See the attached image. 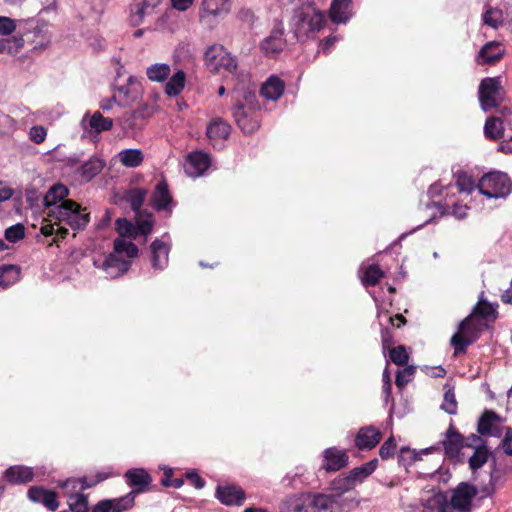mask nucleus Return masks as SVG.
Returning <instances> with one entry per match:
<instances>
[{"mask_svg":"<svg viewBox=\"0 0 512 512\" xmlns=\"http://www.w3.org/2000/svg\"><path fill=\"white\" fill-rule=\"evenodd\" d=\"M89 213L85 208H81L79 204L72 200H65L58 206H54L47 211V219L40 228V232L44 236L56 235V242L64 239L68 234V229L61 226L65 223L73 230H82L89 223Z\"/></svg>","mask_w":512,"mask_h":512,"instance_id":"obj_1","label":"nucleus"},{"mask_svg":"<svg viewBox=\"0 0 512 512\" xmlns=\"http://www.w3.org/2000/svg\"><path fill=\"white\" fill-rule=\"evenodd\" d=\"M505 420L493 410H484L477 423L478 435L471 434L464 443L463 437L450 425L442 440L443 448H486L482 436L502 437Z\"/></svg>","mask_w":512,"mask_h":512,"instance_id":"obj_2","label":"nucleus"},{"mask_svg":"<svg viewBox=\"0 0 512 512\" xmlns=\"http://www.w3.org/2000/svg\"><path fill=\"white\" fill-rule=\"evenodd\" d=\"M232 96L234 101L232 115L238 127L245 134L255 132L259 128L258 120L251 115L259 108L255 92L249 88L236 87L232 91Z\"/></svg>","mask_w":512,"mask_h":512,"instance_id":"obj_3","label":"nucleus"},{"mask_svg":"<svg viewBox=\"0 0 512 512\" xmlns=\"http://www.w3.org/2000/svg\"><path fill=\"white\" fill-rule=\"evenodd\" d=\"M309 512H350L357 502L351 497L341 495L339 491L330 494L307 493Z\"/></svg>","mask_w":512,"mask_h":512,"instance_id":"obj_4","label":"nucleus"},{"mask_svg":"<svg viewBox=\"0 0 512 512\" xmlns=\"http://www.w3.org/2000/svg\"><path fill=\"white\" fill-rule=\"evenodd\" d=\"M324 23V14L315 6L307 4L294 10L290 25L295 36L301 38L310 32L319 31Z\"/></svg>","mask_w":512,"mask_h":512,"instance_id":"obj_5","label":"nucleus"},{"mask_svg":"<svg viewBox=\"0 0 512 512\" xmlns=\"http://www.w3.org/2000/svg\"><path fill=\"white\" fill-rule=\"evenodd\" d=\"M379 460H372L351 469L347 474L337 477L331 484V491H339L341 495L354 490L363 484L377 469Z\"/></svg>","mask_w":512,"mask_h":512,"instance_id":"obj_6","label":"nucleus"},{"mask_svg":"<svg viewBox=\"0 0 512 512\" xmlns=\"http://www.w3.org/2000/svg\"><path fill=\"white\" fill-rule=\"evenodd\" d=\"M204 61L207 69L212 73L221 71L235 73L237 69L235 58L220 44H213L206 49Z\"/></svg>","mask_w":512,"mask_h":512,"instance_id":"obj_7","label":"nucleus"},{"mask_svg":"<svg viewBox=\"0 0 512 512\" xmlns=\"http://www.w3.org/2000/svg\"><path fill=\"white\" fill-rule=\"evenodd\" d=\"M481 194L488 198H505L511 192V181L507 174L502 172H490L485 174L478 182Z\"/></svg>","mask_w":512,"mask_h":512,"instance_id":"obj_8","label":"nucleus"},{"mask_svg":"<svg viewBox=\"0 0 512 512\" xmlns=\"http://www.w3.org/2000/svg\"><path fill=\"white\" fill-rule=\"evenodd\" d=\"M478 97L481 108L485 112L500 106L504 98L500 78H484L479 85Z\"/></svg>","mask_w":512,"mask_h":512,"instance_id":"obj_9","label":"nucleus"},{"mask_svg":"<svg viewBox=\"0 0 512 512\" xmlns=\"http://www.w3.org/2000/svg\"><path fill=\"white\" fill-rule=\"evenodd\" d=\"M229 12L230 0H201L200 21L209 28H213L219 19L225 17Z\"/></svg>","mask_w":512,"mask_h":512,"instance_id":"obj_10","label":"nucleus"},{"mask_svg":"<svg viewBox=\"0 0 512 512\" xmlns=\"http://www.w3.org/2000/svg\"><path fill=\"white\" fill-rule=\"evenodd\" d=\"M124 479L131 491L123 496L130 498V503L135 506L136 497L149 490L152 477L144 468H131L124 474Z\"/></svg>","mask_w":512,"mask_h":512,"instance_id":"obj_11","label":"nucleus"},{"mask_svg":"<svg viewBox=\"0 0 512 512\" xmlns=\"http://www.w3.org/2000/svg\"><path fill=\"white\" fill-rule=\"evenodd\" d=\"M477 488L468 483H460L453 491L450 502L447 501V508L451 512H470L472 500L477 495Z\"/></svg>","mask_w":512,"mask_h":512,"instance_id":"obj_12","label":"nucleus"},{"mask_svg":"<svg viewBox=\"0 0 512 512\" xmlns=\"http://www.w3.org/2000/svg\"><path fill=\"white\" fill-rule=\"evenodd\" d=\"M477 328L473 323V316L470 315L459 324V330L451 337V344L456 352H464L472 344L477 335Z\"/></svg>","mask_w":512,"mask_h":512,"instance_id":"obj_13","label":"nucleus"},{"mask_svg":"<svg viewBox=\"0 0 512 512\" xmlns=\"http://www.w3.org/2000/svg\"><path fill=\"white\" fill-rule=\"evenodd\" d=\"M161 0H134L130 5V23L132 26H140L146 19L157 14V8Z\"/></svg>","mask_w":512,"mask_h":512,"instance_id":"obj_14","label":"nucleus"},{"mask_svg":"<svg viewBox=\"0 0 512 512\" xmlns=\"http://www.w3.org/2000/svg\"><path fill=\"white\" fill-rule=\"evenodd\" d=\"M28 499L37 504H42L50 511H56L59 507L57 494L54 491L41 486H33L27 492Z\"/></svg>","mask_w":512,"mask_h":512,"instance_id":"obj_15","label":"nucleus"},{"mask_svg":"<svg viewBox=\"0 0 512 512\" xmlns=\"http://www.w3.org/2000/svg\"><path fill=\"white\" fill-rule=\"evenodd\" d=\"M216 498L224 505L240 506L244 503L245 492L240 487L234 485H219L216 488Z\"/></svg>","mask_w":512,"mask_h":512,"instance_id":"obj_16","label":"nucleus"},{"mask_svg":"<svg viewBox=\"0 0 512 512\" xmlns=\"http://www.w3.org/2000/svg\"><path fill=\"white\" fill-rule=\"evenodd\" d=\"M285 46V40L283 38V27H275L270 35L265 38L261 43V50L268 57H275L279 54Z\"/></svg>","mask_w":512,"mask_h":512,"instance_id":"obj_17","label":"nucleus"},{"mask_svg":"<svg viewBox=\"0 0 512 512\" xmlns=\"http://www.w3.org/2000/svg\"><path fill=\"white\" fill-rule=\"evenodd\" d=\"M133 507L130 503V498L121 496L98 501L92 508V512H125Z\"/></svg>","mask_w":512,"mask_h":512,"instance_id":"obj_18","label":"nucleus"},{"mask_svg":"<svg viewBox=\"0 0 512 512\" xmlns=\"http://www.w3.org/2000/svg\"><path fill=\"white\" fill-rule=\"evenodd\" d=\"M348 464L345 450H324L321 468L326 472H335Z\"/></svg>","mask_w":512,"mask_h":512,"instance_id":"obj_19","label":"nucleus"},{"mask_svg":"<svg viewBox=\"0 0 512 512\" xmlns=\"http://www.w3.org/2000/svg\"><path fill=\"white\" fill-rule=\"evenodd\" d=\"M3 477L11 484H26L33 480L34 471L28 466L14 465L5 470Z\"/></svg>","mask_w":512,"mask_h":512,"instance_id":"obj_20","label":"nucleus"},{"mask_svg":"<svg viewBox=\"0 0 512 512\" xmlns=\"http://www.w3.org/2000/svg\"><path fill=\"white\" fill-rule=\"evenodd\" d=\"M209 166V155L201 151H196L188 156L186 172L192 177H198L202 175Z\"/></svg>","mask_w":512,"mask_h":512,"instance_id":"obj_21","label":"nucleus"},{"mask_svg":"<svg viewBox=\"0 0 512 512\" xmlns=\"http://www.w3.org/2000/svg\"><path fill=\"white\" fill-rule=\"evenodd\" d=\"M504 55V49L496 41L486 43L479 51L476 62L478 64H494Z\"/></svg>","mask_w":512,"mask_h":512,"instance_id":"obj_22","label":"nucleus"},{"mask_svg":"<svg viewBox=\"0 0 512 512\" xmlns=\"http://www.w3.org/2000/svg\"><path fill=\"white\" fill-rule=\"evenodd\" d=\"M150 248L153 268L158 270L164 269L168 264L170 246L160 239H155Z\"/></svg>","mask_w":512,"mask_h":512,"instance_id":"obj_23","label":"nucleus"},{"mask_svg":"<svg viewBox=\"0 0 512 512\" xmlns=\"http://www.w3.org/2000/svg\"><path fill=\"white\" fill-rule=\"evenodd\" d=\"M280 512H309L308 494L301 493L287 497L280 505Z\"/></svg>","mask_w":512,"mask_h":512,"instance_id":"obj_24","label":"nucleus"},{"mask_svg":"<svg viewBox=\"0 0 512 512\" xmlns=\"http://www.w3.org/2000/svg\"><path fill=\"white\" fill-rule=\"evenodd\" d=\"M381 440V433L374 427L361 428L357 434L356 448H375Z\"/></svg>","mask_w":512,"mask_h":512,"instance_id":"obj_25","label":"nucleus"},{"mask_svg":"<svg viewBox=\"0 0 512 512\" xmlns=\"http://www.w3.org/2000/svg\"><path fill=\"white\" fill-rule=\"evenodd\" d=\"M130 262L127 260L119 259L117 255H109L103 262V269L107 276L116 278L128 271Z\"/></svg>","mask_w":512,"mask_h":512,"instance_id":"obj_26","label":"nucleus"},{"mask_svg":"<svg viewBox=\"0 0 512 512\" xmlns=\"http://www.w3.org/2000/svg\"><path fill=\"white\" fill-rule=\"evenodd\" d=\"M111 476H113L111 471L98 472L94 479H88V477H83L80 479H68L61 484V487L67 489L71 486L72 489H76L77 484H81V489L84 490L97 485L98 483L110 478Z\"/></svg>","mask_w":512,"mask_h":512,"instance_id":"obj_27","label":"nucleus"},{"mask_svg":"<svg viewBox=\"0 0 512 512\" xmlns=\"http://www.w3.org/2000/svg\"><path fill=\"white\" fill-rule=\"evenodd\" d=\"M351 0H333L330 8V18L335 23H346L351 17Z\"/></svg>","mask_w":512,"mask_h":512,"instance_id":"obj_28","label":"nucleus"},{"mask_svg":"<svg viewBox=\"0 0 512 512\" xmlns=\"http://www.w3.org/2000/svg\"><path fill=\"white\" fill-rule=\"evenodd\" d=\"M417 512H451L447 508V497L445 494L439 492L430 496Z\"/></svg>","mask_w":512,"mask_h":512,"instance_id":"obj_29","label":"nucleus"},{"mask_svg":"<svg viewBox=\"0 0 512 512\" xmlns=\"http://www.w3.org/2000/svg\"><path fill=\"white\" fill-rule=\"evenodd\" d=\"M206 134L210 140L227 139L230 134V125L221 118H215L207 126Z\"/></svg>","mask_w":512,"mask_h":512,"instance_id":"obj_30","label":"nucleus"},{"mask_svg":"<svg viewBox=\"0 0 512 512\" xmlns=\"http://www.w3.org/2000/svg\"><path fill=\"white\" fill-rule=\"evenodd\" d=\"M284 92V83L275 76L270 77L261 87V95L268 100L279 99Z\"/></svg>","mask_w":512,"mask_h":512,"instance_id":"obj_31","label":"nucleus"},{"mask_svg":"<svg viewBox=\"0 0 512 512\" xmlns=\"http://www.w3.org/2000/svg\"><path fill=\"white\" fill-rule=\"evenodd\" d=\"M69 190L65 185L55 184L49 188L44 196V206L49 210L54 206H58L57 203L65 201L64 199L68 196Z\"/></svg>","mask_w":512,"mask_h":512,"instance_id":"obj_32","label":"nucleus"},{"mask_svg":"<svg viewBox=\"0 0 512 512\" xmlns=\"http://www.w3.org/2000/svg\"><path fill=\"white\" fill-rule=\"evenodd\" d=\"M116 157L123 166L128 168L138 167L144 160L140 149H124L118 152Z\"/></svg>","mask_w":512,"mask_h":512,"instance_id":"obj_33","label":"nucleus"},{"mask_svg":"<svg viewBox=\"0 0 512 512\" xmlns=\"http://www.w3.org/2000/svg\"><path fill=\"white\" fill-rule=\"evenodd\" d=\"M505 120L498 116L489 117L484 126L485 136L489 139H498L504 135Z\"/></svg>","mask_w":512,"mask_h":512,"instance_id":"obj_34","label":"nucleus"},{"mask_svg":"<svg viewBox=\"0 0 512 512\" xmlns=\"http://www.w3.org/2000/svg\"><path fill=\"white\" fill-rule=\"evenodd\" d=\"M171 200L172 199L168 191L167 184L165 182L158 183L152 196L154 207L157 210H165L167 209Z\"/></svg>","mask_w":512,"mask_h":512,"instance_id":"obj_35","label":"nucleus"},{"mask_svg":"<svg viewBox=\"0 0 512 512\" xmlns=\"http://www.w3.org/2000/svg\"><path fill=\"white\" fill-rule=\"evenodd\" d=\"M170 73V65L166 63H154L146 69L148 79L153 82H164L168 80Z\"/></svg>","mask_w":512,"mask_h":512,"instance_id":"obj_36","label":"nucleus"},{"mask_svg":"<svg viewBox=\"0 0 512 512\" xmlns=\"http://www.w3.org/2000/svg\"><path fill=\"white\" fill-rule=\"evenodd\" d=\"M165 85V92L168 96L179 95L185 87L186 75L184 71L178 70L170 78Z\"/></svg>","mask_w":512,"mask_h":512,"instance_id":"obj_37","label":"nucleus"},{"mask_svg":"<svg viewBox=\"0 0 512 512\" xmlns=\"http://www.w3.org/2000/svg\"><path fill=\"white\" fill-rule=\"evenodd\" d=\"M20 269L15 265L0 267V287L7 288L18 281Z\"/></svg>","mask_w":512,"mask_h":512,"instance_id":"obj_38","label":"nucleus"},{"mask_svg":"<svg viewBox=\"0 0 512 512\" xmlns=\"http://www.w3.org/2000/svg\"><path fill=\"white\" fill-rule=\"evenodd\" d=\"M89 127L96 133L108 131L113 127V120L104 117L99 111H96L89 118Z\"/></svg>","mask_w":512,"mask_h":512,"instance_id":"obj_39","label":"nucleus"},{"mask_svg":"<svg viewBox=\"0 0 512 512\" xmlns=\"http://www.w3.org/2000/svg\"><path fill=\"white\" fill-rule=\"evenodd\" d=\"M146 194V190L142 188H133L126 193L125 199L135 213L141 212L140 208L145 201Z\"/></svg>","mask_w":512,"mask_h":512,"instance_id":"obj_40","label":"nucleus"},{"mask_svg":"<svg viewBox=\"0 0 512 512\" xmlns=\"http://www.w3.org/2000/svg\"><path fill=\"white\" fill-rule=\"evenodd\" d=\"M105 163L99 158H91L82 165V175L87 180L98 175L104 168Z\"/></svg>","mask_w":512,"mask_h":512,"instance_id":"obj_41","label":"nucleus"},{"mask_svg":"<svg viewBox=\"0 0 512 512\" xmlns=\"http://www.w3.org/2000/svg\"><path fill=\"white\" fill-rule=\"evenodd\" d=\"M67 502L72 512H89L88 498L82 493L70 494Z\"/></svg>","mask_w":512,"mask_h":512,"instance_id":"obj_42","label":"nucleus"},{"mask_svg":"<svg viewBox=\"0 0 512 512\" xmlns=\"http://www.w3.org/2000/svg\"><path fill=\"white\" fill-rule=\"evenodd\" d=\"M114 250L117 254H126L129 258L136 257L138 254L137 246L127 241L125 238L118 237L114 240Z\"/></svg>","mask_w":512,"mask_h":512,"instance_id":"obj_43","label":"nucleus"},{"mask_svg":"<svg viewBox=\"0 0 512 512\" xmlns=\"http://www.w3.org/2000/svg\"><path fill=\"white\" fill-rule=\"evenodd\" d=\"M455 176V185L459 192L471 193L476 187L478 188V184L466 172L458 171Z\"/></svg>","mask_w":512,"mask_h":512,"instance_id":"obj_44","label":"nucleus"},{"mask_svg":"<svg viewBox=\"0 0 512 512\" xmlns=\"http://www.w3.org/2000/svg\"><path fill=\"white\" fill-rule=\"evenodd\" d=\"M154 220L152 214H144L142 212L136 213L137 230L143 234L148 235L153 228Z\"/></svg>","mask_w":512,"mask_h":512,"instance_id":"obj_45","label":"nucleus"},{"mask_svg":"<svg viewBox=\"0 0 512 512\" xmlns=\"http://www.w3.org/2000/svg\"><path fill=\"white\" fill-rule=\"evenodd\" d=\"M382 277L383 272L380 270V268L377 265L372 264L365 270L362 281L366 285L374 286Z\"/></svg>","mask_w":512,"mask_h":512,"instance_id":"obj_46","label":"nucleus"},{"mask_svg":"<svg viewBox=\"0 0 512 512\" xmlns=\"http://www.w3.org/2000/svg\"><path fill=\"white\" fill-rule=\"evenodd\" d=\"M483 21L486 25L497 28L503 21L502 11L497 8H490L483 14Z\"/></svg>","mask_w":512,"mask_h":512,"instance_id":"obj_47","label":"nucleus"},{"mask_svg":"<svg viewBox=\"0 0 512 512\" xmlns=\"http://www.w3.org/2000/svg\"><path fill=\"white\" fill-rule=\"evenodd\" d=\"M116 231L119 237H132L136 232V228L126 218H118L115 223Z\"/></svg>","mask_w":512,"mask_h":512,"instance_id":"obj_48","label":"nucleus"},{"mask_svg":"<svg viewBox=\"0 0 512 512\" xmlns=\"http://www.w3.org/2000/svg\"><path fill=\"white\" fill-rule=\"evenodd\" d=\"M441 408L450 415L457 413V401L453 389L450 388L445 392Z\"/></svg>","mask_w":512,"mask_h":512,"instance_id":"obj_49","label":"nucleus"},{"mask_svg":"<svg viewBox=\"0 0 512 512\" xmlns=\"http://www.w3.org/2000/svg\"><path fill=\"white\" fill-rule=\"evenodd\" d=\"M415 370L416 368L414 366H406L404 369L399 370L395 380L397 387L403 388L406 386L412 380Z\"/></svg>","mask_w":512,"mask_h":512,"instance_id":"obj_50","label":"nucleus"},{"mask_svg":"<svg viewBox=\"0 0 512 512\" xmlns=\"http://www.w3.org/2000/svg\"><path fill=\"white\" fill-rule=\"evenodd\" d=\"M390 359L394 364L402 366L407 364L409 355L406 352L405 347L399 345L390 351Z\"/></svg>","mask_w":512,"mask_h":512,"instance_id":"obj_51","label":"nucleus"},{"mask_svg":"<svg viewBox=\"0 0 512 512\" xmlns=\"http://www.w3.org/2000/svg\"><path fill=\"white\" fill-rule=\"evenodd\" d=\"M398 463L404 467L410 466L419 459L416 450H397Z\"/></svg>","mask_w":512,"mask_h":512,"instance_id":"obj_52","label":"nucleus"},{"mask_svg":"<svg viewBox=\"0 0 512 512\" xmlns=\"http://www.w3.org/2000/svg\"><path fill=\"white\" fill-rule=\"evenodd\" d=\"M489 450H474V454L469 459V465L472 470L482 467L488 460Z\"/></svg>","mask_w":512,"mask_h":512,"instance_id":"obj_53","label":"nucleus"},{"mask_svg":"<svg viewBox=\"0 0 512 512\" xmlns=\"http://www.w3.org/2000/svg\"><path fill=\"white\" fill-rule=\"evenodd\" d=\"M24 235L25 230L22 224H15L5 230V238L12 243L21 240Z\"/></svg>","mask_w":512,"mask_h":512,"instance_id":"obj_54","label":"nucleus"},{"mask_svg":"<svg viewBox=\"0 0 512 512\" xmlns=\"http://www.w3.org/2000/svg\"><path fill=\"white\" fill-rule=\"evenodd\" d=\"M24 42L25 40L23 39V36H13L12 38L4 41V44L6 45L5 51H8L11 54H16L23 48Z\"/></svg>","mask_w":512,"mask_h":512,"instance_id":"obj_55","label":"nucleus"},{"mask_svg":"<svg viewBox=\"0 0 512 512\" xmlns=\"http://www.w3.org/2000/svg\"><path fill=\"white\" fill-rule=\"evenodd\" d=\"M47 130L42 125H35L30 128L29 138L35 144H41L45 141Z\"/></svg>","mask_w":512,"mask_h":512,"instance_id":"obj_56","label":"nucleus"},{"mask_svg":"<svg viewBox=\"0 0 512 512\" xmlns=\"http://www.w3.org/2000/svg\"><path fill=\"white\" fill-rule=\"evenodd\" d=\"M16 30V23L9 17L0 16V34L10 35Z\"/></svg>","mask_w":512,"mask_h":512,"instance_id":"obj_57","label":"nucleus"},{"mask_svg":"<svg viewBox=\"0 0 512 512\" xmlns=\"http://www.w3.org/2000/svg\"><path fill=\"white\" fill-rule=\"evenodd\" d=\"M184 478L188 480L196 489H202L205 486V480L196 472L189 470L184 474Z\"/></svg>","mask_w":512,"mask_h":512,"instance_id":"obj_58","label":"nucleus"},{"mask_svg":"<svg viewBox=\"0 0 512 512\" xmlns=\"http://www.w3.org/2000/svg\"><path fill=\"white\" fill-rule=\"evenodd\" d=\"M493 312L492 306L486 302H479L473 310V314L482 316L483 318H489Z\"/></svg>","mask_w":512,"mask_h":512,"instance_id":"obj_59","label":"nucleus"},{"mask_svg":"<svg viewBox=\"0 0 512 512\" xmlns=\"http://www.w3.org/2000/svg\"><path fill=\"white\" fill-rule=\"evenodd\" d=\"M156 111L153 105L144 104L133 112L134 118L145 119L152 116Z\"/></svg>","mask_w":512,"mask_h":512,"instance_id":"obj_60","label":"nucleus"},{"mask_svg":"<svg viewBox=\"0 0 512 512\" xmlns=\"http://www.w3.org/2000/svg\"><path fill=\"white\" fill-rule=\"evenodd\" d=\"M159 469L163 472V477L161 479V484L164 487H169V483L171 482L172 476L174 474V469L167 465L159 466Z\"/></svg>","mask_w":512,"mask_h":512,"instance_id":"obj_61","label":"nucleus"},{"mask_svg":"<svg viewBox=\"0 0 512 512\" xmlns=\"http://www.w3.org/2000/svg\"><path fill=\"white\" fill-rule=\"evenodd\" d=\"M503 438L501 441L502 448H512V428L504 425L502 434Z\"/></svg>","mask_w":512,"mask_h":512,"instance_id":"obj_62","label":"nucleus"},{"mask_svg":"<svg viewBox=\"0 0 512 512\" xmlns=\"http://www.w3.org/2000/svg\"><path fill=\"white\" fill-rule=\"evenodd\" d=\"M194 0H171L172 7L178 11H186Z\"/></svg>","mask_w":512,"mask_h":512,"instance_id":"obj_63","label":"nucleus"},{"mask_svg":"<svg viewBox=\"0 0 512 512\" xmlns=\"http://www.w3.org/2000/svg\"><path fill=\"white\" fill-rule=\"evenodd\" d=\"M13 195V190L3 182H0V202L10 199Z\"/></svg>","mask_w":512,"mask_h":512,"instance_id":"obj_64","label":"nucleus"}]
</instances>
